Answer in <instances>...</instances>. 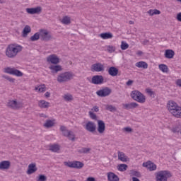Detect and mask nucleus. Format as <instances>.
Instances as JSON below:
<instances>
[{"instance_id": "42", "label": "nucleus", "mask_w": 181, "mask_h": 181, "mask_svg": "<svg viewBox=\"0 0 181 181\" xmlns=\"http://www.w3.org/2000/svg\"><path fill=\"white\" fill-rule=\"evenodd\" d=\"M2 77H3V78L8 80V81H9L10 83H15V78H11L7 75H3Z\"/></svg>"}, {"instance_id": "32", "label": "nucleus", "mask_w": 181, "mask_h": 181, "mask_svg": "<svg viewBox=\"0 0 181 181\" xmlns=\"http://www.w3.org/2000/svg\"><path fill=\"white\" fill-rule=\"evenodd\" d=\"M11 75L16 76L17 77H22V76H23V74L21 71L13 68Z\"/></svg>"}, {"instance_id": "61", "label": "nucleus", "mask_w": 181, "mask_h": 181, "mask_svg": "<svg viewBox=\"0 0 181 181\" xmlns=\"http://www.w3.org/2000/svg\"><path fill=\"white\" fill-rule=\"evenodd\" d=\"M137 54H138V56H141V54H142V51H138V52H137Z\"/></svg>"}, {"instance_id": "51", "label": "nucleus", "mask_w": 181, "mask_h": 181, "mask_svg": "<svg viewBox=\"0 0 181 181\" xmlns=\"http://www.w3.org/2000/svg\"><path fill=\"white\" fill-rule=\"evenodd\" d=\"M92 111H94L95 112H98L100 111V108L97 106H95L92 108Z\"/></svg>"}, {"instance_id": "60", "label": "nucleus", "mask_w": 181, "mask_h": 181, "mask_svg": "<svg viewBox=\"0 0 181 181\" xmlns=\"http://www.w3.org/2000/svg\"><path fill=\"white\" fill-rule=\"evenodd\" d=\"M132 180L133 181H139V179H138L137 177H133Z\"/></svg>"}, {"instance_id": "23", "label": "nucleus", "mask_w": 181, "mask_h": 181, "mask_svg": "<svg viewBox=\"0 0 181 181\" xmlns=\"http://www.w3.org/2000/svg\"><path fill=\"white\" fill-rule=\"evenodd\" d=\"M37 170V168H36V164L31 163L28 165V170L27 171L28 175H32V173H35Z\"/></svg>"}, {"instance_id": "31", "label": "nucleus", "mask_w": 181, "mask_h": 181, "mask_svg": "<svg viewBox=\"0 0 181 181\" xmlns=\"http://www.w3.org/2000/svg\"><path fill=\"white\" fill-rule=\"evenodd\" d=\"M40 39V33H36L33 36L30 37V40L31 42H36Z\"/></svg>"}, {"instance_id": "40", "label": "nucleus", "mask_w": 181, "mask_h": 181, "mask_svg": "<svg viewBox=\"0 0 181 181\" xmlns=\"http://www.w3.org/2000/svg\"><path fill=\"white\" fill-rule=\"evenodd\" d=\"M35 90H38L39 93H43V92L46 91L45 85H41L38 87H35Z\"/></svg>"}, {"instance_id": "13", "label": "nucleus", "mask_w": 181, "mask_h": 181, "mask_svg": "<svg viewBox=\"0 0 181 181\" xmlns=\"http://www.w3.org/2000/svg\"><path fill=\"white\" fill-rule=\"evenodd\" d=\"M85 129L93 134V132H95V129H97V125L93 122H88L85 125Z\"/></svg>"}, {"instance_id": "8", "label": "nucleus", "mask_w": 181, "mask_h": 181, "mask_svg": "<svg viewBox=\"0 0 181 181\" xmlns=\"http://www.w3.org/2000/svg\"><path fill=\"white\" fill-rule=\"evenodd\" d=\"M7 105L10 107V108H13V110H18V108H22V107H23V104L17 100H9Z\"/></svg>"}, {"instance_id": "2", "label": "nucleus", "mask_w": 181, "mask_h": 181, "mask_svg": "<svg viewBox=\"0 0 181 181\" xmlns=\"http://www.w3.org/2000/svg\"><path fill=\"white\" fill-rule=\"evenodd\" d=\"M74 77V74L71 71L63 72L59 74L57 77V81L58 83H67V81H70V80H73Z\"/></svg>"}, {"instance_id": "46", "label": "nucleus", "mask_w": 181, "mask_h": 181, "mask_svg": "<svg viewBox=\"0 0 181 181\" xmlns=\"http://www.w3.org/2000/svg\"><path fill=\"white\" fill-rule=\"evenodd\" d=\"M89 117L91 118V119L97 120V115L91 111L89 112Z\"/></svg>"}, {"instance_id": "56", "label": "nucleus", "mask_w": 181, "mask_h": 181, "mask_svg": "<svg viewBox=\"0 0 181 181\" xmlns=\"http://www.w3.org/2000/svg\"><path fill=\"white\" fill-rule=\"evenodd\" d=\"M86 181H95V178H94V177H88Z\"/></svg>"}, {"instance_id": "3", "label": "nucleus", "mask_w": 181, "mask_h": 181, "mask_svg": "<svg viewBox=\"0 0 181 181\" xmlns=\"http://www.w3.org/2000/svg\"><path fill=\"white\" fill-rule=\"evenodd\" d=\"M130 96L134 101L144 104L146 101V97L144 96V93L139 90H134L130 93Z\"/></svg>"}, {"instance_id": "45", "label": "nucleus", "mask_w": 181, "mask_h": 181, "mask_svg": "<svg viewBox=\"0 0 181 181\" xmlns=\"http://www.w3.org/2000/svg\"><path fill=\"white\" fill-rule=\"evenodd\" d=\"M64 99L65 101H71V100H73V95L70 94H66L64 95Z\"/></svg>"}, {"instance_id": "36", "label": "nucleus", "mask_w": 181, "mask_h": 181, "mask_svg": "<svg viewBox=\"0 0 181 181\" xmlns=\"http://www.w3.org/2000/svg\"><path fill=\"white\" fill-rule=\"evenodd\" d=\"M117 169L119 172H125L128 169V165L127 164H120L117 166Z\"/></svg>"}, {"instance_id": "28", "label": "nucleus", "mask_w": 181, "mask_h": 181, "mask_svg": "<svg viewBox=\"0 0 181 181\" xmlns=\"http://www.w3.org/2000/svg\"><path fill=\"white\" fill-rule=\"evenodd\" d=\"M49 105L50 103L49 102H46L45 100H40L38 103V105L40 107V108H49Z\"/></svg>"}, {"instance_id": "34", "label": "nucleus", "mask_w": 181, "mask_h": 181, "mask_svg": "<svg viewBox=\"0 0 181 181\" xmlns=\"http://www.w3.org/2000/svg\"><path fill=\"white\" fill-rule=\"evenodd\" d=\"M49 151H52V152H58V151H60V146L57 144H54L49 146Z\"/></svg>"}, {"instance_id": "1", "label": "nucleus", "mask_w": 181, "mask_h": 181, "mask_svg": "<svg viewBox=\"0 0 181 181\" xmlns=\"http://www.w3.org/2000/svg\"><path fill=\"white\" fill-rule=\"evenodd\" d=\"M22 50H23L22 45L16 43L10 44L6 49V56L9 59H15Z\"/></svg>"}, {"instance_id": "52", "label": "nucleus", "mask_w": 181, "mask_h": 181, "mask_svg": "<svg viewBox=\"0 0 181 181\" xmlns=\"http://www.w3.org/2000/svg\"><path fill=\"white\" fill-rule=\"evenodd\" d=\"M175 84H176V86H177L178 87H181V79H177V80L175 81Z\"/></svg>"}, {"instance_id": "14", "label": "nucleus", "mask_w": 181, "mask_h": 181, "mask_svg": "<svg viewBox=\"0 0 181 181\" xmlns=\"http://www.w3.org/2000/svg\"><path fill=\"white\" fill-rule=\"evenodd\" d=\"M40 37H41L42 40L47 41L52 39V35H50V34H49V32H47V30H40Z\"/></svg>"}, {"instance_id": "4", "label": "nucleus", "mask_w": 181, "mask_h": 181, "mask_svg": "<svg viewBox=\"0 0 181 181\" xmlns=\"http://www.w3.org/2000/svg\"><path fill=\"white\" fill-rule=\"evenodd\" d=\"M168 111L174 116H176V114H177L178 111H180L181 107L177 105V103H176L173 100H170L168 103Z\"/></svg>"}, {"instance_id": "57", "label": "nucleus", "mask_w": 181, "mask_h": 181, "mask_svg": "<svg viewBox=\"0 0 181 181\" xmlns=\"http://www.w3.org/2000/svg\"><path fill=\"white\" fill-rule=\"evenodd\" d=\"M177 21H179V22H181V13H179L177 15Z\"/></svg>"}, {"instance_id": "26", "label": "nucleus", "mask_w": 181, "mask_h": 181, "mask_svg": "<svg viewBox=\"0 0 181 181\" xmlns=\"http://www.w3.org/2000/svg\"><path fill=\"white\" fill-rule=\"evenodd\" d=\"M32 29L30 28V26L25 25L23 30V37H26V36H28V34L30 33Z\"/></svg>"}, {"instance_id": "53", "label": "nucleus", "mask_w": 181, "mask_h": 181, "mask_svg": "<svg viewBox=\"0 0 181 181\" xmlns=\"http://www.w3.org/2000/svg\"><path fill=\"white\" fill-rule=\"evenodd\" d=\"M127 86H132V84H134V81L132 80H129L127 83H126Z\"/></svg>"}, {"instance_id": "64", "label": "nucleus", "mask_w": 181, "mask_h": 181, "mask_svg": "<svg viewBox=\"0 0 181 181\" xmlns=\"http://www.w3.org/2000/svg\"><path fill=\"white\" fill-rule=\"evenodd\" d=\"M173 132H176V131L174 130Z\"/></svg>"}, {"instance_id": "16", "label": "nucleus", "mask_w": 181, "mask_h": 181, "mask_svg": "<svg viewBox=\"0 0 181 181\" xmlns=\"http://www.w3.org/2000/svg\"><path fill=\"white\" fill-rule=\"evenodd\" d=\"M105 131V123L103 120H98V132L99 134H104Z\"/></svg>"}, {"instance_id": "39", "label": "nucleus", "mask_w": 181, "mask_h": 181, "mask_svg": "<svg viewBox=\"0 0 181 181\" xmlns=\"http://www.w3.org/2000/svg\"><path fill=\"white\" fill-rule=\"evenodd\" d=\"M131 176H136V177H141V173L135 170H132L130 171Z\"/></svg>"}, {"instance_id": "18", "label": "nucleus", "mask_w": 181, "mask_h": 181, "mask_svg": "<svg viewBox=\"0 0 181 181\" xmlns=\"http://www.w3.org/2000/svg\"><path fill=\"white\" fill-rule=\"evenodd\" d=\"M49 69L51 70V72L53 73V74H57V73H59V71H62L63 70L62 66L60 65H51L49 66Z\"/></svg>"}, {"instance_id": "17", "label": "nucleus", "mask_w": 181, "mask_h": 181, "mask_svg": "<svg viewBox=\"0 0 181 181\" xmlns=\"http://www.w3.org/2000/svg\"><path fill=\"white\" fill-rule=\"evenodd\" d=\"M122 105L124 110H134V108H138L139 105L135 102H132L130 103L123 104Z\"/></svg>"}, {"instance_id": "63", "label": "nucleus", "mask_w": 181, "mask_h": 181, "mask_svg": "<svg viewBox=\"0 0 181 181\" xmlns=\"http://www.w3.org/2000/svg\"><path fill=\"white\" fill-rule=\"evenodd\" d=\"M177 2H180L181 3V0H177Z\"/></svg>"}, {"instance_id": "48", "label": "nucleus", "mask_w": 181, "mask_h": 181, "mask_svg": "<svg viewBox=\"0 0 181 181\" xmlns=\"http://www.w3.org/2000/svg\"><path fill=\"white\" fill-rule=\"evenodd\" d=\"M107 52H109V53H114V52H115V47H114L112 46H108Z\"/></svg>"}, {"instance_id": "22", "label": "nucleus", "mask_w": 181, "mask_h": 181, "mask_svg": "<svg viewBox=\"0 0 181 181\" xmlns=\"http://www.w3.org/2000/svg\"><path fill=\"white\" fill-rule=\"evenodd\" d=\"M107 180L109 181H119V178L112 172L107 173Z\"/></svg>"}, {"instance_id": "35", "label": "nucleus", "mask_w": 181, "mask_h": 181, "mask_svg": "<svg viewBox=\"0 0 181 181\" xmlns=\"http://www.w3.org/2000/svg\"><path fill=\"white\" fill-rule=\"evenodd\" d=\"M91 151V148H86V147H82L81 149L78 151L79 153H90Z\"/></svg>"}, {"instance_id": "29", "label": "nucleus", "mask_w": 181, "mask_h": 181, "mask_svg": "<svg viewBox=\"0 0 181 181\" xmlns=\"http://www.w3.org/2000/svg\"><path fill=\"white\" fill-rule=\"evenodd\" d=\"M61 22L64 25H70V23H71L70 17H69L67 16H64L63 18L62 19Z\"/></svg>"}, {"instance_id": "20", "label": "nucleus", "mask_w": 181, "mask_h": 181, "mask_svg": "<svg viewBox=\"0 0 181 181\" xmlns=\"http://www.w3.org/2000/svg\"><path fill=\"white\" fill-rule=\"evenodd\" d=\"M117 156H118L119 160H121V162H128L129 158H128V156L125 155V153L118 151Z\"/></svg>"}, {"instance_id": "41", "label": "nucleus", "mask_w": 181, "mask_h": 181, "mask_svg": "<svg viewBox=\"0 0 181 181\" xmlns=\"http://www.w3.org/2000/svg\"><path fill=\"white\" fill-rule=\"evenodd\" d=\"M128 47H129V45H128V43L122 41L121 43V49L122 50H127V49H128Z\"/></svg>"}, {"instance_id": "21", "label": "nucleus", "mask_w": 181, "mask_h": 181, "mask_svg": "<svg viewBox=\"0 0 181 181\" xmlns=\"http://www.w3.org/2000/svg\"><path fill=\"white\" fill-rule=\"evenodd\" d=\"M143 166L144 168H147V169H149V170H156V165L153 163L151 162H146L143 163Z\"/></svg>"}, {"instance_id": "33", "label": "nucleus", "mask_w": 181, "mask_h": 181, "mask_svg": "<svg viewBox=\"0 0 181 181\" xmlns=\"http://www.w3.org/2000/svg\"><path fill=\"white\" fill-rule=\"evenodd\" d=\"M54 126V121L53 120H47L46 122L44 124V127L45 128H52V127Z\"/></svg>"}, {"instance_id": "5", "label": "nucleus", "mask_w": 181, "mask_h": 181, "mask_svg": "<svg viewBox=\"0 0 181 181\" xmlns=\"http://www.w3.org/2000/svg\"><path fill=\"white\" fill-rule=\"evenodd\" d=\"M169 177H172V174L168 170H161L157 173L156 177V181H168Z\"/></svg>"}, {"instance_id": "43", "label": "nucleus", "mask_w": 181, "mask_h": 181, "mask_svg": "<svg viewBox=\"0 0 181 181\" xmlns=\"http://www.w3.org/2000/svg\"><path fill=\"white\" fill-rule=\"evenodd\" d=\"M40 12H42V7L37 6V7L33 8V15L36 13H40Z\"/></svg>"}, {"instance_id": "9", "label": "nucleus", "mask_w": 181, "mask_h": 181, "mask_svg": "<svg viewBox=\"0 0 181 181\" xmlns=\"http://www.w3.org/2000/svg\"><path fill=\"white\" fill-rule=\"evenodd\" d=\"M98 97H108L111 94V89L108 87H106L103 89H100L96 92Z\"/></svg>"}, {"instance_id": "47", "label": "nucleus", "mask_w": 181, "mask_h": 181, "mask_svg": "<svg viewBox=\"0 0 181 181\" xmlns=\"http://www.w3.org/2000/svg\"><path fill=\"white\" fill-rule=\"evenodd\" d=\"M46 180H47V177L43 175H39V177L37 180V181H46Z\"/></svg>"}, {"instance_id": "7", "label": "nucleus", "mask_w": 181, "mask_h": 181, "mask_svg": "<svg viewBox=\"0 0 181 181\" xmlns=\"http://www.w3.org/2000/svg\"><path fill=\"white\" fill-rule=\"evenodd\" d=\"M64 164L65 166L74 169H81L84 166V164L80 161H65Z\"/></svg>"}, {"instance_id": "44", "label": "nucleus", "mask_w": 181, "mask_h": 181, "mask_svg": "<svg viewBox=\"0 0 181 181\" xmlns=\"http://www.w3.org/2000/svg\"><path fill=\"white\" fill-rule=\"evenodd\" d=\"M14 68H11V67H6L4 69V73H6L7 74H11L13 71Z\"/></svg>"}, {"instance_id": "54", "label": "nucleus", "mask_w": 181, "mask_h": 181, "mask_svg": "<svg viewBox=\"0 0 181 181\" xmlns=\"http://www.w3.org/2000/svg\"><path fill=\"white\" fill-rule=\"evenodd\" d=\"M175 118H181V109L180 111H178V112L175 115Z\"/></svg>"}, {"instance_id": "24", "label": "nucleus", "mask_w": 181, "mask_h": 181, "mask_svg": "<svg viewBox=\"0 0 181 181\" xmlns=\"http://www.w3.org/2000/svg\"><path fill=\"white\" fill-rule=\"evenodd\" d=\"M173 56H175V51L172 49H166L165 52V57L166 59H173Z\"/></svg>"}, {"instance_id": "6", "label": "nucleus", "mask_w": 181, "mask_h": 181, "mask_svg": "<svg viewBox=\"0 0 181 181\" xmlns=\"http://www.w3.org/2000/svg\"><path fill=\"white\" fill-rule=\"evenodd\" d=\"M59 129L64 136H66V138H69V139H71V141H75L76 137L74 136V133L67 129V127L65 126H61Z\"/></svg>"}, {"instance_id": "38", "label": "nucleus", "mask_w": 181, "mask_h": 181, "mask_svg": "<svg viewBox=\"0 0 181 181\" xmlns=\"http://www.w3.org/2000/svg\"><path fill=\"white\" fill-rule=\"evenodd\" d=\"M148 13H149V15L151 16H153V15H160V11L155 9V10H149L148 11Z\"/></svg>"}, {"instance_id": "50", "label": "nucleus", "mask_w": 181, "mask_h": 181, "mask_svg": "<svg viewBox=\"0 0 181 181\" xmlns=\"http://www.w3.org/2000/svg\"><path fill=\"white\" fill-rule=\"evenodd\" d=\"M146 91L150 97H152L154 94L153 91H152L151 89H146Z\"/></svg>"}, {"instance_id": "58", "label": "nucleus", "mask_w": 181, "mask_h": 181, "mask_svg": "<svg viewBox=\"0 0 181 181\" xmlns=\"http://www.w3.org/2000/svg\"><path fill=\"white\" fill-rule=\"evenodd\" d=\"M45 96L47 98H49V97H50V93L49 92H46L45 94Z\"/></svg>"}, {"instance_id": "15", "label": "nucleus", "mask_w": 181, "mask_h": 181, "mask_svg": "<svg viewBox=\"0 0 181 181\" xmlns=\"http://www.w3.org/2000/svg\"><path fill=\"white\" fill-rule=\"evenodd\" d=\"M11 168V161L4 160L0 162V170H8Z\"/></svg>"}, {"instance_id": "55", "label": "nucleus", "mask_w": 181, "mask_h": 181, "mask_svg": "<svg viewBox=\"0 0 181 181\" xmlns=\"http://www.w3.org/2000/svg\"><path fill=\"white\" fill-rule=\"evenodd\" d=\"M124 131L126 132H132V129L131 127H125Z\"/></svg>"}, {"instance_id": "37", "label": "nucleus", "mask_w": 181, "mask_h": 181, "mask_svg": "<svg viewBox=\"0 0 181 181\" xmlns=\"http://www.w3.org/2000/svg\"><path fill=\"white\" fill-rule=\"evenodd\" d=\"M105 108L107 111H110V112H115L117 111V107L112 105H106Z\"/></svg>"}, {"instance_id": "12", "label": "nucleus", "mask_w": 181, "mask_h": 181, "mask_svg": "<svg viewBox=\"0 0 181 181\" xmlns=\"http://www.w3.org/2000/svg\"><path fill=\"white\" fill-rule=\"evenodd\" d=\"M47 62L52 64H59L60 63V59L56 54H51L47 57Z\"/></svg>"}, {"instance_id": "59", "label": "nucleus", "mask_w": 181, "mask_h": 181, "mask_svg": "<svg viewBox=\"0 0 181 181\" xmlns=\"http://www.w3.org/2000/svg\"><path fill=\"white\" fill-rule=\"evenodd\" d=\"M148 40H145L144 42H143V45H148Z\"/></svg>"}, {"instance_id": "49", "label": "nucleus", "mask_w": 181, "mask_h": 181, "mask_svg": "<svg viewBox=\"0 0 181 181\" xmlns=\"http://www.w3.org/2000/svg\"><path fill=\"white\" fill-rule=\"evenodd\" d=\"M26 12H27V13H29L30 15H33V8H27Z\"/></svg>"}, {"instance_id": "11", "label": "nucleus", "mask_w": 181, "mask_h": 181, "mask_svg": "<svg viewBox=\"0 0 181 181\" xmlns=\"http://www.w3.org/2000/svg\"><path fill=\"white\" fill-rule=\"evenodd\" d=\"M92 84L100 85L104 83V77L101 75H95L92 77Z\"/></svg>"}, {"instance_id": "27", "label": "nucleus", "mask_w": 181, "mask_h": 181, "mask_svg": "<svg viewBox=\"0 0 181 181\" xmlns=\"http://www.w3.org/2000/svg\"><path fill=\"white\" fill-rule=\"evenodd\" d=\"M159 70L162 71L163 73H168L169 72V68L166 64H161L158 66Z\"/></svg>"}, {"instance_id": "62", "label": "nucleus", "mask_w": 181, "mask_h": 181, "mask_svg": "<svg viewBox=\"0 0 181 181\" xmlns=\"http://www.w3.org/2000/svg\"><path fill=\"white\" fill-rule=\"evenodd\" d=\"M129 23H130V25H132L134 23V21H130Z\"/></svg>"}, {"instance_id": "19", "label": "nucleus", "mask_w": 181, "mask_h": 181, "mask_svg": "<svg viewBox=\"0 0 181 181\" xmlns=\"http://www.w3.org/2000/svg\"><path fill=\"white\" fill-rule=\"evenodd\" d=\"M107 73L110 76H112V77H115L118 76V69L115 66H111L108 69Z\"/></svg>"}, {"instance_id": "25", "label": "nucleus", "mask_w": 181, "mask_h": 181, "mask_svg": "<svg viewBox=\"0 0 181 181\" xmlns=\"http://www.w3.org/2000/svg\"><path fill=\"white\" fill-rule=\"evenodd\" d=\"M136 67L139 69H148V64L145 62H139L135 64Z\"/></svg>"}, {"instance_id": "30", "label": "nucleus", "mask_w": 181, "mask_h": 181, "mask_svg": "<svg viewBox=\"0 0 181 181\" xmlns=\"http://www.w3.org/2000/svg\"><path fill=\"white\" fill-rule=\"evenodd\" d=\"M102 39H112V33H104L100 35Z\"/></svg>"}, {"instance_id": "10", "label": "nucleus", "mask_w": 181, "mask_h": 181, "mask_svg": "<svg viewBox=\"0 0 181 181\" xmlns=\"http://www.w3.org/2000/svg\"><path fill=\"white\" fill-rule=\"evenodd\" d=\"M90 69L91 71H96L97 73L104 71L105 70L104 65L100 62L93 64Z\"/></svg>"}]
</instances>
